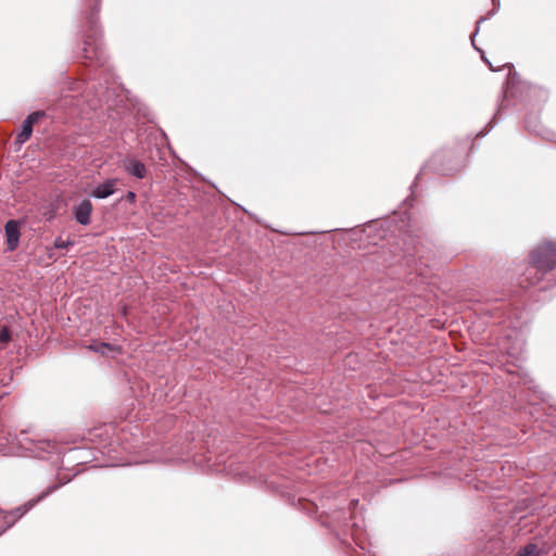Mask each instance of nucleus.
I'll list each match as a JSON object with an SVG mask.
<instances>
[{"label": "nucleus", "instance_id": "nucleus-3", "mask_svg": "<svg viewBox=\"0 0 556 556\" xmlns=\"http://www.w3.org/2000/svg\"><path fill=\"white\" fill-rule=\"evenodd\" d=\"M65 482L53 483L42 491L37 497L27 501L24 505L15 508L3 516V523L0 525V534L11 528L15 521L34 508L38 503L47 498L52 493L56 492Z\"/></svg>", "mask_w": 556, "mask_h": 556}, {"label": "nucleus", "instance_id": "nucleus-11", "mask_svg": "<svg viewBox=\"0 0 556 556\" xmlns=\"http://www.w3.org/2000/svg\"><path fill=\"white\" fill-rule=\"evenodd\" d=\"M89 349L96 353L108 355L109 352L115 350V346L106 342H93L89 345Z\"/></svg>", "mask_w": 556, "mask_h": 556}, {"label": "nucleus", "instance_id": "nucleus-16", "mask_svg": "<svg viewBox=\"0 0 556 556\" xmlns=\"http://www.w3.org/2000/svg\"><path fill=\"white\" fill-rule=\"evenodd\" d=\"M485 21V17H480L477 22V27H476V31L473 33V36H476V34L478 33L479 30V26L481 23H483Z\"/></svg>", "mask_w": 556, "mask_h": 556}, {"label": "nucleus", "instance_id": "nucleus-9", "mask_svg": "<svg viewBox=\"0 0 556 556\" xmlns=\"http://www.w3.org/2000/svg\"><path fill=\"white\" fill-rule=\"evenodd\" d=\"M117 179L110 178L106 179L103 184L98 185L92 191L91 197L96 199H106L110 195L114 194L116 191Z\"/></svg>", "mask_w": 556, "mask_h": 556}, {"label": "nucleus", "instance_id": "nucleus-17", "mask_svg": "<svg viewBox=\"0 0 556 556\" xmlns=\"http://www.w3.org/2000/svg\"><path fill=\"white\" fill-rule=\"evenodd\" d=\"M473 35L471 36V42H472V46L475 47V50H478V47L475 46V40H473Z\"/></svg>", "mask_w": 556, "mask_h": 556}, {"label": "nucleus", "instance_id": "nucleus-14", "mask_svg": "<svg viewBox=\"0 0 556 556\" xmlns=\"http://www.w3.org/2000/svg\"><path fill=\"white\" fill-rule=\"evenodd\" d=\"M11 340V332L8 327L0 328V342L8 343Z\"/></svg>", "mask_w": 556, "mask_h": 556}, {"label": "nucleus", "instance_id": "nucleus-6", "mask_svg": "<svg viewBox=\"0 0 556 556\" xmlns=\"http://www.w3.org/2000/svg\"><path fill=\"white\" fill-rule=\"evenodd\" d=\"M93 206L89 199H83L79 203L73 206V215L75 220L81 226H87L91 222V213Z\"/></svg>", "mask_w": 556, "mask_h": 556}, {"label": "nucleus", "instance_id": "nucleus-4", "mask_svg": "<svg viewBox=\"0 0 556 556\" xmlns=\"http://www.w3.org/2000/svg\"><path fill=\"white\" fill-rule=\"evenodd\" d=\"M207 469L241 480L243 476V463L240 454L217 457L214 464H207Z\"/></svg>", "mask_w": 556, "mask_h": 556}, {"label": "nucleus", "instance_id": "nucleus-12", "mask_svg": "<svg viewBox=\"0 0 556 556\" xmlns=\"http://www.w3.org/2000/svg\"><path fill=\"white\" fill-rule=\"evenodd\" d=\"M517 556H538V546L529 544Z\"/></svg>", "mask_w": 556, "mask_h": 556}, {"label": "nucleus", "instance_id": "nucleus-1", "mask_svg": "<svg viewBox=\"0 0 556 556\" xmlns=\"http://www.w3.org/2000/svg\"><path fill=\"white\" fill-rule=\"evenodd\" d=\"M531 262L523 273L521 283L527 282L529 286H535L543 279L547 283L542 286V289H547L549 282L555 279L554 269H556V244L546 242L531 253Z\"/></svg>", "mask_w": 556, "mask_h": 556}, {"label": "nucleus", "instance_id": "nucleus-13", "mask_svg": "<svg viewBox=\"0 0 556 556\" xmlns=\"http://www.w3.org/2000/svg\"><path fill=\"white\" fill-rule=\"evenodd\" d=\"M74 245V241L67 239V240H64L62 237H58L55 240H54V247L56 249H67L68 247H72Z\"/></svg>", "mask_w": 556, "mask_h": 556}, {"label": "nucleus", "instance_id": "nucleus-2", "mask_svg": "<svg viewBox=\"0 0 556 556\" xmlns=\"http://www.w3.org/2000/svg\"><path fill=\"white\" fill-rule=\"evenodd\" d=\"M99 11L100 2L96 0L91 12L87 16V25L86 28L83 29V39L81 43L77 47L76 58L103 66L105 55L102 48L101 29L99 26Z\"/></svg>", "mask_w": 556, "mask_h": 556}, {"label": "nucleus", "instance_id": "nucleus-5", "mask_svg": "<svg viewBox=\"0 0 556 556\" xmlns=\"http://www.w3.org/2000/svg\"><path fill=\"white\" fill-rule=\"evenodd\" d=\"M21 446L29 452L30 456L36 458H46L47 455L56 453L59 445L51 440H34L25 438L21 441Z\"/></svg>", "mask_w": 556, "mask_h": 556}, {"label": "nucleus", "instance_id": "nucleus-7", "mask_svg": "<svg viewBox=\"0 0 556 556\" xmlns=\"http://www.w3.org/2000/svg\"><path fill=\"white\" fill-rule=\"evenodd\" d=\"M45 116L46 112L41 110L35 111L27 115V117L23 121L22 130L17 135V141L20 143H24L25 141H27L33 134L34 124L37 123L40 118H43Z\"/></svg>", "mask_w": 556, "mask_h": 556}, {"label": "nucleus", "instance_id": "nucleus-8", "mask_svg": "<svg viewBox=\"0 0 556 556\" xmlns=\"http://www.w3.org/2000/svg\"><path fill=\"white\" fill-rule=\"evenodd\" d=\"M7 245L9 251H14L20 242V223L15 219H10L4 226Z\"/></svg>", "mask_w": 556, "mask_h": 556}, {"label": "nucleus", "instance_id": "nucleus-10", "mask_svg": "<svg viewBox=\"0 0 556 556\" xmlns=\"http://www.w3.org/2000/svg\"><path fill=\"white\" fill-rule=\"evenodd\" d=\"M124 169L131 176L142 179L146 177V165L136 159H126L123 162Z\"/></svg>", "mask_w": 556, "mask_h": 556}, {"label": "nucleus", "instance_id": "nucleus-15", "mask_svg": "<svg viewBox=\"0 0 556 556\" xmlns=\"http://www.w3.org/2000/svg\"><path fill=\"white\" fill-rule=\"evenodd\" d=\"M125 200L129 203H134L136 200V193L134 191H128L125 195Z\"/></svg>", "mask_w": 556, "mask_h": 556}]
</instances>
